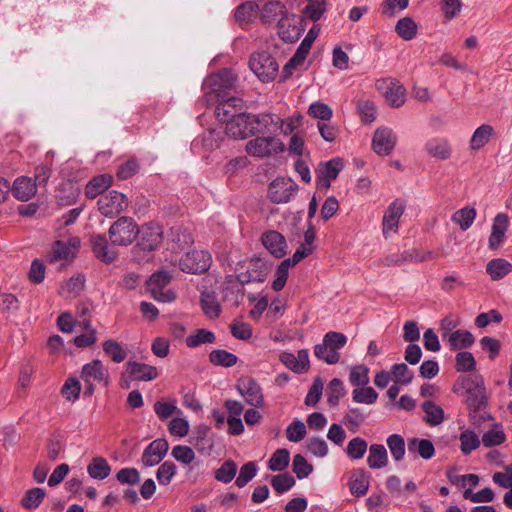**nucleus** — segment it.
Here are the masks:
<instances>
[{
  "label": "nucleus",
  "instance_id": "6ab92c4d",
  "mask_svg": "<svg viewBox=\"0 0 512 512\" xmlns=\"http://www.w3.org/2000/svg\"><path fill=\"white\" fill-rule=\"evenodd\" d=\"M280 123L281 120L276 114L264 113L259 115H251L253 135L271 134L280 129Z\"/></svg>",
  "mask_w": 512,
  "mask_h": 512
},
{
  "label": "nucleus",
  "instance_id": "f704fd0d",
  "mask_svg": "<svg viewBox=\"0 0 512 512\" xmlns=\"http://www.w3.org/2000/svg\"><path fill=\"white\" fill-rule=\"evenodd\" d=\"M201 308L204 314L210 319L218 318L221 312V305L213 292L204 291L200 299Z\"/></svg>",
  "mask_w": 512,
  "mask_h": 512
},
{
  "label": "nucleus",
  "instance_id": "20e7f679",
  "mask_svg": "<svg viewBox=\"0 0 512 512\" xmlns=\"http://www.w3.org/2000/svg\"><path fill=\"white\" fill-rule=\"evenodd\" d=\"M250 69L262 81L270 82L278 74L277 61L267 52L255 53L250 58Z\"/></svg>",
  "mask_w": 512,
  "mask_h": 512
},
{
  "label": "nucleus",
  "instance_id": "c9c22d12",
  "mask_svg": "<svg viewBox=\"0 0 512 512\" xmlns=\"http://www.w3.org/2000/svg\"><path fill=\"white\" fill-rule=\"evenodd\" d=\"M481 440L483 445L487 448L503 444L506 441V435L502 425L499 423L492 425L486 432H484Z\"/></svg>",
  "mask_w": 512,
  "mask_h": 512
},
{
  "label": "nucleus",
  "instance_id": "49530a36",
  "mask_svg": "<svg viewBox=\"0 0 512 512\" xmlns=\"http://www.w3.org/2000/svg\"><path fill=\"white\" fill-rule=\"evenodd\" d=\"M247 404L260 407L263 404V394L260 386H237Z\"/></svg>",
  "mask_w": 512,
  "mask_h": 512
},
{
  "label": "nucleus",
  "instance_id": "7c9ffc66",
  "mask_svg": "<svg viewBox=\"0 0 512 512\" xmlns=\"http://www.w3.org/2000/svg\"><path fill=\"white\" fill-rule=\"evenodd\" d=\"M286 11V6L282 2L271 1L263 6L260 18L264 24L271 25L276 23Z\"/></svg>",
  "mask_w": 512,
  "mask_h": 512
},
{
  "label": "nucleus",
  "instance_id": "bf43d9fd",
  "mask_svg": "<svg viewBox=\"0 0 512 512\" xmlns=\"http://www.w3.org/2000/svg\"><path fill=\"white\" fill-rule=\"evenodd\" d=\"M368 448L367 442L361 437H355L349 441L346 453L352 460L363 458Z\"/></svg>",
  "mask_w": 512,
  "mask_h": 512
},
{
  "label": "nucleus",
  "instance_id": "69168bd1",
  "mask_svg": "<svg viewBox=\"0 0 512 512\" xmlns=\"http://www.w3.org/2000/svg\"><path fill=\"white\" fill-rule=\"evenodd\" d=\"M177 467L171 461L163 462L156 472V478L160 485H168L170 484L173 477L176 475Z\"/></svg>",
  "mask_w": 512,
  "mask_h": 512
},
{
  "label": "nucleus",
  "instance_id": "1a4fd4ad",
  "mask_svg": "<svg viewBox=\"0 0 512 512\" xmlns=\"http://www.w3.org/2000/svg\"><path fill=\"white\" fill-rule=\"evenodd\" d=\"M414 378V372L405 363H397L392 365L390 371H379L375 378L374 384H409Z\"/></svg>",
  "mask_w": 512,
  "mask_h": 512
},
{
  "label": "nucleus",
  "instance_id": "f03ea898",
  "mask_svg": "<svg viewBox=\"0 0 512 512\" xmlns=\"http://www.w3.org/2000/svg\"><path fill=\"white\" fill-rule=\"evenodd\" d=\"M140 230L132 217H119L109 228L108 236L112 245L128 246L134 242Z\"/></svg>",
  "mask_w": 512,
  "mask_h": 512
},
{
  "label": "nucleus",
  "instance_id": "a211bd4d",
  "mask_svg": "<svg viewBox=\"0 0 512 512\" xmlns=\"http://www.w3.org/2000/svg\"><path fill=\"white\" fill-rule=\"evenodd\" d=\"M92 251L97 259L110 264L114 262L118 256V252L109 246L107 238L103 234L92 235L90 238Z\"/></svg>",
  "mask_w": 512,
  "mask_h": 512
},
{
  "label": "nucleus",
  "instance_id": "0eeeda50",
  "mask_svg": "<svg viewBox=\"0 0 512 512\" xmlns=\"http://www.w3.org/2000/svg\"><path fill=\"white\" fill-rule=\"evenodd\" d=\"M170 280L171 276L167 271H158L152 274L147 280V289L156 301L168 303L175 299L174 292L165 289Z\"/></svg>",
  "mask_w": 512,
  "mask_h": 512
},
{
  "label": "nucleus",
  "instance_id": "b1692460",
  "mask_svg": "<svg viewBox=\"0 0 512 512\" xmlns=\"http://www.w3.org/2000/svg\"><path fill=\"white\" fill-rule=\"evenodd\" d=\"M262 243L277 258L286 254L287 243L285 237L277 231H269L263 234Z\"/></svg>",
  "mask_w": 512,
  "mask_h": 512
},
{
  "label": "nucleus",
  "instance_id": "9d476101",
  "mask_svg": "<svg viewBox=\"0 0 512 512\" xmlns=\"http://www.w3.org/2000/svg\"><path fill=\"white\" fill-rule=\"evenodd\" d=\"M298 185L291 178H276L268 189V197L273 203H286L294 196Z\"/></svg>",
  "mask_w": 512,
  "mask_h": 512
},
{
  "label": "nucleus",
  "instance_id": "37998d69",
  "mask_svg": "<svg viewBox=\"0 0 512 512\" xmlns=\"http://www.w3.org/2000/svg\"><path fill=\"white\" fill-rule=\"evenodd\" d=\"M448 342L452 349L470 347L474 343V336L467 330H456L449 334Z\"/></svg>",
  "mask_w": 512,
  "mask_h": 512
},
{
  "label": "nucleus",
  "instance_id": "c756f323",
  "mask_svg": "<svg viewBox=\"0 0 512 512\" xmlns=\"http://www.w3.org/2000/svg\"><path fill=\"white\" fill-rule=\"evenodd\" d=\"M290 17H295V15H290L288 11L282 15L277 23L278 34L282 40L285 42H295L299 37V30L296 25L291 24Z\"/></svg>",
  "mask_w": 512,
  "mask_h": 512
},
{
  "label": "nucleus",
  "instance_id": "9b49d317",
  "mask_svg": "<svg viewBox=\"0 0 512 512\" xmlns=\"http://www.w3.org/2000/svg\"><path fill=\"white\" fill-rule=\"evenodd\" d=\"M241 268H246L245 271H241L237 275V279L240 283L250 282H264L269 272L268 264L260 258H252L241 265Z\"/></svg>",
  "mask_w": 512,
  "mask_h": 512
},
{
  "label": "nucleus",
  "instance_id": "a878e982",
  "mask_svg": "<svg viewBox=\"0 0 512 512\" xmlns=\"http://www.w3.org/2000/svg\"><path fill=\"white\" fill-rule=\"evenodd\" d=\"M425 150L429 156L439 160H447L452 155L450 142L442 137L429 139L425 144Z\"/></svg>",
  "mask_w": 512,
  "mask_h": 512
},
{
  "label": "nucleus",
  "instance_id": "13d9d810",
  "mask_svg": "<svg viewBox=\"0 0 512 512\" xmlns=\"http://www.w3.org/2000/svg\"><path fill=\"white\" fill-rule=\"evenodd\" d=\"M209 430L207 427H203L198 430L197 437L194 442V446L201 454L209 455L213 449V439L209 437Z\"/></svg>",
  "mask_w": 512,
  "mask_h": 512
},
{
  "label": "nucleus",
  "instance_id": "8fccbe9b",
  "mask_svg": "<svg viewBox=\"0 0 512 512\" xmlns=\"http://www.w3.org/2000/svg\"><path fill=\"white\" fill-rule=\"evenodd\" d=\"M466 402L475 410H478L484 406L486 404L484 386H469L467 389Z\"/></svg>",
  "mask_w": 512,
  "mask_h": 512
},
{
  "label": "nucleus",
  "instance_id": "2f4dec72",
  "mask_svg": "<svg viewBox=\"0 0 512 512\" xmlns=\"http://www.w3.org/2000/svg\"><path fill=\"white\" fill-rule=\"evenodd\" d=\"M81 379L86 384L92 382H102L105 380V371L103 364L99 360H94L88 364H85L82 368Z\"/></svg>",
  "mask_w": 512,
  "mask_h": 512
},
{
  "label": "nucleus",
  "instance_id": "473e14b6",
  "mask_svg": "<svg viewBox=\"0 0 512 512\" xmlns=\"http://www.w3.org/2000/svg\"><path fill=\"white\" fill-rule=\"evenodd\" d=\"M367 464L371 469H381L388 464V453L384 445L372 444L369 447Z\"/></svg>",
  "mask_w": 512,
  "mask_h": 512
},
{
  "label": "nucleus",
  "instance_id": "72a5a7b5",
  "mask_svg": "<svg viewBox=\"0 0 512 512\" xmlns=\"http://www.w3.org/2000/svg\"><path fill=\"white\" fill-rule=\"evenodd\" d=\"M512 271V264L505 259L495 258L486 265V273L493 281L504 278Z\"/></svg>",
  "mask_w": 512,
  "mask_h": 512
},
{
  "label": "nucleus",
  "instance_id": "052dcab7",
  "mask_svg": "<svg viewBox=\"0 0 512 512\" xmlns=\"http://www.w3.org/2000/svg\"><path fill=\"white\" fill-rule=\"evenodd\" d=\"M46 492L43 488H33L26 491L22 505L27 509H36L43 502Z\"/></svg>",
  "mask_w": 512,
  "mask_h": 512
},
{
  "label": "nucleus",
  "instance_id": "f3484780",
  "mask_svg": "<svg viewBox=\"0 0 512 512\" xmlns=\"http://www.w3.org/2000/svg\"><path fill=\"white\" fill-rule=\"evenodd\" d=\"M141 238L137 247L145 251L156 250L162 242L163 231L156 223H149L140 230Z\"/></svg>",
  "mask_w": 512,
  "mask_h": 512
},
{
  "label": "nucleus",
  "instance_id": "58836bf2",
  "mask_svg": "<svg viewBox=\"0 0 512 512\" xmlns=\"http://www.w3.org/2000/svg\"><path fill=\"white\" fill-rule=\"evenodd\" d=\"M84 282V276L80 274L72 276L68 281L61 285L59 294L64 298H74L82 291Z\"/></svg>",
  "mask_w": 512,
  "mask_h": 512
},
{
  "label": "nucleus",
  "instance_id": "3c124183",
  "mask_svg": "<svg viewBox=\"0 0 512 512\" xmlns=\"http://www.w3.org/2000/svg\"><path fill=\"white\" fill-rule=\"evenodd\" d=\"M103 350L115 363H121L127 357L126 350L119 342L113 339H109L103 343Z\"/></svg>",
  "mask_w": 512,
  "mask_h": 512
},
{
  "label": "nucleus",
  "instance_id": "aec40b11",
  "mask_svg": "<svg viewBox=\"0 0 512 512\" xmlns=\"http://www.w3.org/2000/svg\"><path fill=\"white\" fill-rule=\"evenodd\" d=\"M214 102H218L215 114L217 119L222 122L230 119L232 115L241 113L240 111L244 106L243 100L236 96L220 98V100H214Z\"/></svg>",
  "mask_w": 512,
  "mask_h": 512
},
{
  "label": "nucleus",
  "instance_id": "e2e57ef3",
  "mask_svg": "<svg viewBox=\"0 0 512 512\" xmlns=\"http://www.w3.org/2000/svg\"><path fill=\"white\" fill-rule=\"evenodd\" d=\"M463 497L473 503L492 502L495 498V493L489 487L478 492H474L471 488H467L463 492Z\"/></svg>",
  "mask_w": 512,
  "mask_h": 512
},
{
  "label": "nucleus",
  "instance_id": "79ce46f5",
  "mask_svg": "<svg viewBox=\"0 0 512 512\" xmlns=\"http://www.w3.org/2000/svg\"><path fill=\"white\" fill-rule=\"evenodd\" d=\"M476 214V210L473 207H464L452 215V221L458 224L462 231H466L473 224Z\"/></svg>",
  "mask_w": 512,
  "mask_h": 512
},
{
  "label": "nucleus",
  "instance_id": "680f3d73",
  "mask_svg": "<svg viewBox=\"0 0 512 512\" xmlns=\"http://www.w3.org/2000/svg\"><path fill=\"white\" fill-rule=\"evenodd\" d=\"M314 354L319 360H323L327 364H335L340 359V353L329 348L324 340L315 346Z\"/></svg>",
  "mask_w": 512,
  "mask_h": 512
},
{
  "label": "nucleus",
  "instance_id": "6e6552de",
  "mask_svg": "<svg viewBox=\"0 0 512 512\" xmlns=\"http://www.w3.org/2000/svg\"><path fill=\"white\" fill-rule=\"evenodd\" d=\"M376 88L384 91L385 99L393 108L404 105L406 100L405 87L394 78H384L376 82Z\"/></svg>",
  "mask_w": 512,
  "mask_h": 512
},
{
  "label": "nucleus",
  "instance_id": "0e129e2a",
  "mask_svg": "<svg viewBox=\"0 0 512 512\" xmlns=\"http://www.w3.org/2000/svg\"><path fill=\"white\" fill-rule=\"evenodd\" d=\"M172 457L183 465H189L195 460L194 450L186 445H176L171 451Z\"/></svg>",
  "mask_w": 512,
  "mask_h": 512
},
{
  "label": "nucleus",
  "instance_id": "a18cd8bd",
  "mask_svg": "<svg viewBox=\"0 0 512 512\" xmlns=\"http://www.w3.org/2000/svg\"><path fill=\"white\" fill-rule=\"evenodd\" d=\"M259 6L253 2H245L237 7L235 18L240 24L250 23L258 14Z\"/></svg>",
  "mask_w": 512,
  "mask_h": 512
},
{
  "label": "nucleus",
  "instance_id": "bb28decb",
  "mask_svg": "<svg viewBox=\"0 0 512 512\" xmlns=\"http://www.w3.org/2000/svg\"><path fill=\"white\" fill-rule=\"evenodd\" d=\"M10 191L13 196L19 201H28L30 200L37 192L36 185L33 184L32 178L29 177H18L12 187H10Z\"/></svg>",
  "mask_w": 512,
  "mask_h": 512
},
{
  "label": "nucleus",
  "instance_id": "c03bdc74",
  "mask_svg": "<svg viewBox=\"0 0 512 512\" xmlns=\"http://www.w3.org/2000/svg\"><path fill=\"white\" fill-rule=\"evenodd\" d=\"M386 443L393 459L396 462L402 461L406 452L404 438L399 434H391L387 437Z\"/></svg>",
  "mask_w": 512,
  "mask_h": 512
},
{
  "label": "nucleus",
  "instance_id": "a19ab883",
  "mask_svg": "<svg viewBox=\"0 0 512 512\" xmlns=\"http://www.w3.org/2000/svg\"><path fill=\"white\" fill-rule=\"evenodd\" d=\"M423 411L425 412V420L429 425L436 426L443 422L444 411L433 401L427 400L422 404Z\"/></svg>",
  "mask_w": 512,
  "mask_h": 512
},
{
  "label": "nucleus",
  "instance_id": "cd10ccee",
  "mask_svg": "<svg viewBox=\"0 0 512 512\" xmlns=\"http://www.w3.org/2000/svg\"><path fill=\"white\" fill-rule=\"evenodd\" d=\"M113 178L109 174H102L92 178L85 187V195L94 199L97 196L104 195L103 193L112 185Z\"/></svg>",
  "mask_w": 512,
  "mask_h": 512
},
{
  "label": "nucleus",
  "instance_id": "f8f14e48",
  "mask_svg": "<svg viewBox=\"0 0 512 512\" xmlns=\"http://www.w3.org/2000/svg\"><path fill=\"white\" fill-rule=\"evenodd\" d=\"M226 122V133L234 139H245L253 135L251 114L238 113Z\"/></svg>",
  "mask_w": 512,
  "mask_h": 512
},
{
  "label": "nucleus",
  "instance_id": "393cba45",
  "mask_svg": "<svg viewBox=\"0 0 512 512\" xmlns=\"http://www.w3.org/2000/svg\"><path fill=\"white\" fill-rule=\"evenodd\" d=\"M348 486L352 495L364 496L370 487V475L364 469H355L351 472Z\"/></svg>",
  "mask_w": 512,
  "mask_h": 512
},
{
  "label": "nucleus",
  "instance_id": "423d86ee",
  "mask_svg": "<svg viewBox=\"0 0 512 512\" xmlns=\"http://www.w3.org/2000/svg\"><path fill=\"white\" fill-rule=\"evenodd\" d=\"M98 211L108 218H115L128 207V199L116 190L101 195L97 201Z\"/></svg>",
  "mask_w": 512,
  "mask_h": 512
},
{
  "label": "nucleus",
  "instance_id": "7ed1b4c3",
  "mask_svg": "<svg viewBox=\"0 0 512 512\" xmlns=\"http://www.w3.org/2000/svg\"><path fill=\"white\" fill-rule=\"evenodd\" d=\"M212 256L206 250H193L185 253L179 260V268L188 274H202L209 270Z\"/></svg>",
  "mask_w": 512,
  "mask_h": 512
},
{
  "label": "nucleus",
  "instance_id": "774afa93",
  "mask_svg": "<svg viewBox=\"0 0 512 512\" xmlns=\"http://www.w3.org/2000/svg\"><path fill=\"white\" fill-rule=\"evenodd\" d=\"M287 439L291 442L298 443L306 436V426L302 420H293L286 429Z\"/></svg>",
  "mask_w": 512,
  "mask_h": 512
},
{
  "label": "nucleus",
  "instance_id": "5701e85b",
  "mask_svg": "<svg viewBox=\"0 0 512 512\" xmlns=\"http://www.w3.org/2000/svg\"><path fill=\"white\" fill-rule=\"evenodd\" d=\"M509 227V217L505 213H498L491 227V234L489 236V248L495 250L505 240V234Z\"/></svg>",
  "mask_w": 512,
  "mask_h": 512
},
{
  "label": "nucleus",
  "instance_id": "e433bc0d",
  "mask_svg": "<svg viewBox=\"0 0 512 512\" xmlns=\"http://www.w3.org/2000/svg\"><path fill=\"white\" fill-rule=\"evenodd\" d=\"M494 133V129L489 124L479 126L473 133L470 139V148L472 150H479L484 147L490 140Z\"/></svg>",
  "mask_w": 512,
  "mask_h": 512
},
{
  "label": "nucleus",
  "instance_id": "864d4df0",
  "mask_svg": "<svg viewBox=\"0 0 512 512\" xmlns=\"http://www.w3.org/2000/svg\"><path fill=\"white\" fill-rule=\"evenodd\" d=\"M308 114L319 122H326L332 118L333 110L328 104L316 101L309 106Z\"/></svg>",
  "mask_w": 512,
  "mask_h": 512
},
{
  "label": "nucleus",
  "instance_id": "4be33fe9",
  "mask_svg": "<svg viewBox=\"0 0 512 512\" xmlns=\"http://www.w3.org/2000/svg\"><path fill=\"white\" fill-rule=\"evenodd\" d=\"M281 362L295 373H304L309 369V352L307 349H301L297 354L283 352L280 355Z\"/></svg>",
  "mask_w": 512,
  "mask_h": 512
},
{
  "label": "nucleus",
  "instance_id": "ddd939ff",
  "mask_svg": "<svg viewBox=\"0 0 512 512\" xmlns=\"http://www.w3.org/2000/svg\"><path fill=\"white\" fill-rule=\"evenodd\" d=\"M405 211V204L402 200L393 201L384 212L382 220V233L385 238L398 231V224Z\"/></svg>",
  "mask_w": 512,
  "mask_h": 512
},
{
  "label": "nucleus",
  "instance_id": "f257e3e1",
  "mask_svg": "<svg viewBox=\"0 0 512 512\" xmlns=\"http://www.w3.org/2000/svg\"><path fill=\"white\" fill-rule=\"evenodd\" d=\"M236 82V75L229 69L210 75L203 83L206 102L213 104L214 100L233 96L232 92L236 91Z\"/></svg>",
  "mask_w": 512,
  "mask_h": 512
},
{
  "label": "nucleus",
  "instance_id": "ea45409f",
  "mask_svg": "<svg viewBox=\"0 0 512 512\" xmlns=\"http://www.w3.org/2000/svg\"><path fill=\"white\" fill-rule=\"evenodd\" d=\"M460 440V449L464 455H469L472 451L476 450L482 440H480L479 436L472 430L466 429L462 431L459 435Z\"/></svg>",
  "mask_w": 512,
  "mask_h": 512
},
{
  "label": "nucleus",
  "instance_id": "412c9836",
  "mask_svg": "<svg viewBox=\"0 0 512 512\" xmlns=\"http://www.w3.org/2000/svg\"><path fill=\"white\" fill-rule=\"evenodd\" d=\"M344 165L340 158H333L327 162L320 163L317 170L318 185L329 188L331 181L335 180Z\"/></svg>",
  "mask_w": 512,
  "mask_h": 512
},
{
  "label": "nucleus",
  "instance_id": "6e6d98bb",
  "mask_svg": "<svg viewBox=\"0 0 512 512\" xmlns=\"http://www.w3.org/2000/svg\"><path fill=\"white\" fill-rule=\"evenodd\" d=\"M237 474V464L232 460L225 461L216 471L215 478L224 484L230 483Z\"/></svg>",
  "mask_w": 512,
  "mask_h": 512
},
{
  "label": "nucleus",
  "instance_id": "338daca9",
  "mask_svg": "<svg viewBox=\"0 0 512 512\" xmlns=\"http://www.w3.org/2000/svg\"><path fill=\"white\" fill-rule=\"evenodd\" d=\"M258 468L255 462L245 463L239 471L235 484L239 488L245 487L257 474Z\"/></svg>",
  "mask_w": 512,
  "mask_h": 512
},
{
  "label": "nucleus",
  "instance_id": "de8ad7c7",
  "mask_svg": "<svg viewBox=\"0 0 512 512\" xmlns=\"http://www.w3.org/2000/svg\"><path fill=\"white\" fill-rule=\"evenodd\" d=\"M78 195V188L72 183H66L58 189L56 198L60 205L68 206L76 202Z\"/></svg>",
  "mask_w": 512,
  "mask_h": 512
},
{
  "label": "nucleus",
  "instance_id": "4468645a",
  "mask_svg": "<svg viewBox=\"0 0 512 512\" xmlns=\"http://www.w3.org/2000/svg\"><path fill=\"white\" fill-rule=\"evenodd\" d=\"M159 375L158 369L145 363L129 361L123 376L130 381H152Z\"/></svg>",
  "mask_w": 512,
  "mask_h": 512
},
{
  "label": "nucleus",
  "instance_id": "09e8293b",
  "mask_svg": "<svg viewBox=\"0 0 512 512\" xmlns=\"http://www.w3.org/2000/svg\"><path fill=\"white\" fill-rule=\"evenodd\" d=\"M397 34L404 40H411L417 34V24L410 17L401 18L395 27Z\"/></svg>",
  "mask_w": 512,
  "mask_h": 512
},
{
  "label": "nucleus",
  "instance_id": "5fc2aeb1",
  "mask_svg": "<svg viewBox=\"0 0 512 512\" xmlns=\"http://www.w3.org/2000/svg\"><path fill=\"white\" fill-rule=\"evenodd\" d=\"M72 248L67 245L66 242L57 240L54 242L49 254L48 258L51 262L59 261V260H68L73 257Z\"/></svg>",
  "mask_w": 512,
  "mask_h": 512
},
{
  "label": "nucleus",
  "instance_id": "4c0bfd02",
  "mask_svg": "<svg viewBox=\"0 0 512 512\" xmlns=\"http://www.w3.org/2000/svg\"><path fill=\"white\" fill-rule=\"evenodd\" d=\"M87 472L93 479L104 480L110 475L111 466L105 458L96 457L88 465Z\"/></svg>",
  "mask_w": 512,
  "mask_h": 512
},
{
  "label": "nucleus",
  "instance_id": "4d7b16f0",
  "mask_svg": "<svg viewBox=\"0 0 512 512\" xmlns=\"http://www.w3.org/2000/svg\"><path fill=\"white\" fill-rule=\"evenodd\" d=\"M209 360L217 366L231 367L236 364L237 356L226 350L217 349L209 354Z\"/></svg>",
  "mask_w": 512,
  "mask_h": 512
},
{
  "label": "nucleus",
  "instance_id": "dca6fc26",
  "mask_svg": "<svg viewBox=\"0 0 512 512\" xmlns=\"http://www.w3.org/2000/svg\"><path fill=\"white\" fill-rule=\"evenodd\" d=\"M397 137L387 127L378 128L372 138V148L378 155H389L395 147Z\"/></svg>",
  "mask_w": 512,
  "mask_h": 512
},
{
  "label": "nucleus",
  "instance_id": "c85d7f7f",
  "mask_svg": "<svg viewBox=\"0 0 512 512\" xmlns=\"http://www.w3.org/2000/svg\"><path fill=\"white\" fill-rule=\"evenodd\" d=\"M408 452L422 459L429 460L435 455V447L429 439L414 437L408 440Z\"/></svg>",
  "mask_w": 512,
  "mask_h": 512
},
{
  "label": "nucleus",
  "instance_id": "603ef678",
  "mask_svg": "<svg viewBox=\"0 0 512 512\" xmlns=\"http://www.w3.org/2000/svg\"><path fill=\"white\" fill-rule=\"evenodd\" d=\"M290 461V453L287 449L276 450L268 462V468L271 471H283L285 470Z\"/></svg>",
  "mask_w": 512,
  "mask_h": 512
},
{
  "label": "nucleus",
  "instance_id": "2eb2a0df",
  "mask_svg": "<svg viewBox=\"0 0 512 512\" xmlns=\"http://www.w3.org/2000/svg\"><path fill=\"white\" fill-rule=\"evenodd\" d=\"M169 444L166 439L158 438L152 441L143 451L141 462L145 467L158 465L166 456Z\"/></svg>",
  "mask_w": 512,
  "mask_h": 512
},
{
  "label": "nucleus",
  "instance_id": "39448f33",
  "mask_svg": "<svg viewBox=\"0 0 512 512\" xmlns=\"http://www.w3.org/2000/svg\"><path fill=\"white\" fill-rule=\"evenodd\" d=\"M245 151L252 157L264 158L284 151V145L273 136L256 137L246 143Z\"/></svg>",
  "mask_w": 512,
  "mask_h": 512
}]
</instances>
